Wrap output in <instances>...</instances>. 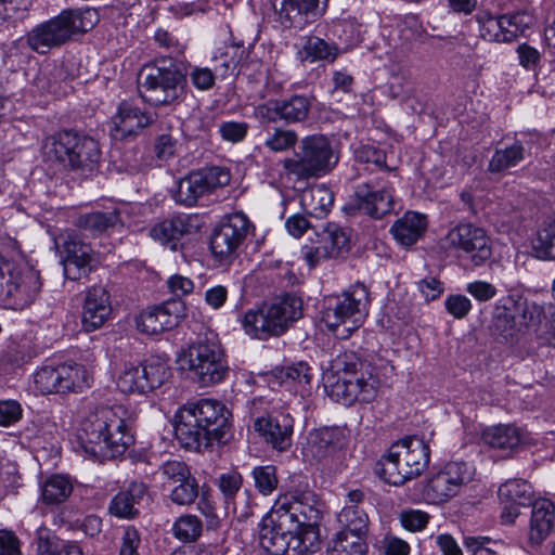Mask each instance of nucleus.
I'll return each mask as SVG.
<instances>
[{"label":"nucleus","instance_id":"1","mask_svg":"<svg viewBox=\"0 0 555 555\" xmlns=\"http://www.w3.org/2000/svg\"><path fill=\"white\" fill-rule=\"evenodd\" d=\"M321 518L322 504L313 491H288L262 518L259 542L272 555H307L319 547Z\"/></svg>","mask_w":555,"mask_h":555},{"label":"nucleus","instance_id":"2","mask_svg":"<svg viewBox=\"0 0 555 555\" xmlns=\"http://www.w3.org/2000/svg\"><path fill=\"white\" fill-rule=\"evenodd\" d=\"M130 425L131 415L124 405L99 406L81 421L77 440L93 460H113L133 443Z\"/></svg>","mask_w":555,"mask_h":555},{"label":"nucleus","instance_id":"3","mask_svg":"<svg viewBox=\"0 0 555 555\" xmlns=\"http://www.w3.org/2000/svg\"><path fill=\"white\" fill-rule=\"evenodd\" d=\"M232 414L220 401L201 399L182 405L175 415V435L180 444L193 451L224 444L232 436Z\"/></svg>","mask_w":555,"mask_h":555},{"label":"nucleus","instance_id":"4","mask_svg":"<svg viewBox=\"0 0 555 555\" xmlns=\"http://www.w3.org/2000/svg\"><path fill=\"white\" fill-rule=\"evenodd\" d=\"M301 317V298L294 294H285L247 310L241 324L250 338L268 340L284 335Z\"/></svg>","mask_w":555,"mask_h":555},{"label":"nucleus","instance_id":"5","mask_svg":"<svg viewBox=\"0 0 555 555\" xmlns=\"http://www.w3.org/2000/svg\"><path fill=\"white\" fill-rule=\"evenodd\" d=\"M429 446L423 438L408 436L393 442L375 465V474L385 482L401 486L418 477L428 466Z\"/></svg>","mask_w":555,"mask_h":555},{"label":"nucleus","instance_id":"6","mask_svg":"<svg viewBox=\"0 0 555 555\" xmlns=\"http://www.w3.org/2000/svg\"><path fill=\"white\" fill-rule=\"evenodd\" d=\"M100 21L96 9L64 10L57 16L35 26L26 36L28 47L40 54L69 41L73 36L92 29Z\"/></svg>","mask_w":555,"mask_h":555},{"label":"nucleus","instance_id":"7","mask_svg":"<svg viewBox=\"0 0 555 555\" xmlns=\"http://www.w3.org/2000/svg\"><path fill=\"white\" fill-rule=\"evenodd\" d=\"M369 304L370 295L366 286L356 283L340 296L324 300L321 320L330 331L336 332L338 337L348 338L362 325L367 314Z\"/></svg>","mask_w":555,"mask_h":555},{"label":"nucleus","instance_id":"8","mask_svg":"<svg viewBox=\"0 0 555 555\" xmlns=\"http://www.w3.org/2000/svg\"><path fill=\"white\" fill-rule=\"evenodd\" d=\"M506 300L511 307L495 306L492 331L504 343L515 344L521 335L541 324L545 312L543 306L521 295H508Z\"/></svg>","mask_w":555,"mask_h":555},{"label":"nucleus","instance_id":"9","mask_svg":"<svg viewBox=\"0 0 555 555\" xmlns=\"http://www.w3.org/2000/svg\"><path fill=\"white\" fill-rule=\"evenodd\" d=\"M337 163L338 155L330 140L322 134H313L300 141L298 151L283 160V168L298 180H306L327 175Z\"/></svg>","mask_w":555,"mask_h":555},{"label":"nucleus","instance_id":"10","mask_svg":"<svg viewBox=\"0 0 555 555\" xmlns=\"http://www.w3.org/2000/svg\"><path fill=\"white\" fill-rule=\"evenodd\" d=\"M44 154L74 170L92 171L101 157L99 143L72 131L51 137L44 144Z\"/></svg>","mask_w":555,"mask_h":555},{"label":"nucleus","instance_id":"11","mask_svg":"<svg viewBox=\"0 0 555 555\" xmlns=\"http://www.w3.org/2000/svg\"><path fill=\"white\" fill-rule=\"evenodd\" d=\"M183 75L172 57L160 59L141 70L139 90L141 96L153 105H169L183 92Z\"/></svg>","mask_w":555,"mask_h":555},{"label":"nucleus","instance_id":"12","mask_svg":"<svg viewBox=\"0 0 555 555\" xmlns=\"http://www.w3.org/2000/svg\"><path fill=\"white\" fill-rule=\"evenodd\" d=\"M184 359L189 370L204 387L219 384L229 373L224 352L212 333L193 343L184 353Z\"/></svg>","mask_w":555,"mask_h":555},{"label":"nucleus","instance_id":"13","mask_svg":"<svg viewBox=\"0 0 555 555\" xmlns=\"http://www.w3.org/2000/svg\"><path fill=\"white\" fill-rule=\"evenodd\" d=\"M41 289L40 275L26 264L0 256V298L13 309L29 306Z\"/></svg>","mask_w":555,"mask_h":555},{"label":"nucleus","instance_id":"14","mask_svg":"<svg viewBox=\"0 0 555 555\" xmlns=\"http://www.w3.org/2000/svg\"><path fill=\"white\" fill-rule=\"evenodd\" d=\"M474 477V469L465 462L452 461L427 479L424 494L431 503H442L457 495Z\"/></svg>","mask_w":555,"mask_h":555},{"label":"nucleus","instance_id":"15","mask_svg":"<svg viewBox=\"0 0 555 555\" xmlns=\"http://www.w3.org/2000/svg\"><path fill=\"white\" fill-rule=\"evenodd\" d=\"M54 245L63 263L64 275L78 281L91 270L93 250L75 230H65L54 237Z\"/></svg>","mask_w":555,"mask_h":555},{"label":"nucleus","instance_id":"16","mask_svg":"<svg viewBox=\"0 0 555 555\" xmlns=\"http://www.w3.org/2000/svg\"><path fill=\"white\" fill-rule=\"evenodd\" d=\"M89 375L79 364L44 365L36 371L34 383L42 395L65 393L88 387Z\"/></svg>","mask_w":555,"mask_h":555},{"label":"nucleus","instance_id":"17","mask_svg":"<svg viewBox=\"0 0 555 555\" xmlns=\"http://www.w3.org/2000/svg\"><path fill=\"white\" fill-rule=\"evenodd\" d=\"M249 231L250 222L242 212L230 215L215 229L210 237V249L220 263L227 264L236 258Z\"/></svg>","mask_w":555,"mask_h":555},{"label":"nucleus","instance_id":"18","mask_svg":"<svg viewBox=\"0 0 555 555\" xmlns=\"http://www.w3.org/2000/svg\"><path fill=\"white\" fill-rule=\"evenodd\" d=\"M168 366L159 359L144 363H126L117 380V387L125 393H144L160 387L168 378Z\"/></svg>","mask_w":555,"mask_h":555},{"label":"nucleus","instance_id":"19","mask_svg":"<svg viewBox=\"0 0 555 555\" xmlns=\"http://www.w3.org/2000/svg\"><path fill=\"white\" fill-rule=\"evenodd\" d=\"M229 170L221 167H209L193 171L178 182L173 198L177 203L193 206L197 199L212 190L230 183Z\"/></svg>","mask_w":555,"mask_h":555},{"label":"nucleus","instance_id":"20","mask_svg":"<svg viewBox=\"0 0 555 555\" xmlns=\"http://www.w3.org/2000/svg\"><path fill=\"white\" fill-rule=\"evenodd\" d=\"M336 376L326 374L324 387L328 397L344 405L356 401L371 402L377 395L378 378L376 376Z\"/></svg>","mask_w":555,"mask_h":555},{"label":"nucleus","instance_id":"21","mask_svg":"<svg viewBox=\"0 0 555 555\" xmlns=\"http://www.w3.org/2000/svg\"><path fill=\"white\" fill-rule=\"evenodd\" d=\"M451 247L463 251L474 267H480L492 255L491 240L487 232L473 223H460L448 232Z\"/></svg>","mask_w":555,"mask_h":555},{"label":"nucleus","instance_id":"22","mask_svg":"<svg viewBox=\"0 0 555 555\" xmlns=\"http://www.w3.org/2000/svg\"><path fill=\"white\" fill-rule=\"evenodd\" d=\"M317 236L315 243L301 248V256L310 268L323 259L340 257L350 249L349 232L336 223H327Z\"/></svg>","mask_w":555,"mask_h":555},{"label":"nucleus","instance_id":"23","mask_svg":"<svg viewBox=\"0 0 555 555\" xmlns=\"http://www.w3.org/2000/svg\"><path fill=\"white\" fill-rule=\"evenodd\" d=\"M184 315V306L179 300H168L143 310L137 318V328L147 335H157L176 327Z\"/></svg>","mask_w":555,"mask_h":555},{"label":"nucleus","instance_id":"24","mask_svg":"<svg viewBox=\"0 0 555 555\" xmlns=\"http://www.w3.org/2000/svg\"><path fill=\"white\" fill-rule=\"evenodd\" d=\"M354 205L365 215L380 219L393 210L392 189L377 180L362 183L354 192Z\"/></svg>","mask_w":555,"mask_h":555},{"label":"nucleus","instance_id":"25","mask_svg":"<svg viewBox=\"0 0 555 555\" xmlns=\"http://www.w3.org/2000/svg\"><path fill=\"white\" fill-rule=\"evenodd\" d=\"M155 113L140 107L135 103L124 101L112 117L111 134L115 140H125L138 135L142 129L155 121Z\"/></svg>","mask_w":555,"mask_h":555},{"label":"nucleus","instance_id":"26","mask_svg":"<svg viewBox=\"0 0 555 555\" xmlns=\"http://www.w3.org/2000/svg\"><path fill=\"white\" fill-rule=\"evenodd\" d=\"M199 229L201 223L197 215L181 214L154 225L151 229V236L171 250H177L179 241L183 236L196 233Z\"/></svg>","mask_w":555,"mask_h":555},{"label":"nucleus","instance_id":"27","mask_svg":"<svg viewBox=\"0 0 555 555\" xmlns=\"http://www.w3.org/2000/svg\"><path fill=\"white\" fill-rule=\"evenodd\" d=\"M294 421L288 415H267L255 420L254 428L267 443L278 451H286L292 446Z\"/></svg>","mask_w":555,"mask_h":555},{"label":"nucleus","instance_id":"28","mask_svg":"<svg viewBox=\"0 0 555 555\" xmlns=\"http://www.w3.org/2000/svg\"><path fill=\"white\" fill-rule=\"evenodd\" d=\"M111 313L109 294L106 289L101 286L89 289L82 311L83 330L93 332L100 328L107 321Z\"/></svg>","mask_w":555,"mask_h":555},{"label":"nucleus","instance_id":"29","mask_svg":"<svg viewBox=\"0 0 555 555\" xmlns=\"http://www.w3.org/2000/svg\"><path fill=\"white\" fill-rule=\"evenodd\" d=\"M343 433L337 427H324L311 431L304 448V455L314 462H322L332 456L339 448Z\"/></svg>","mask_w":555,"mask_h":555},{"label":"nucleus","instance_id":"30","mask_svg":"<svg viewBox=\"0 0 555 555\" xmlns=\"http://www.w3.org/2000/svg\"><path fill=\"white\" fill-rule=\"evenodd\" d=\"M427 217L415 211H408L397 219L390 228L395 240L403 246L413 245L427 229Z\"/></svg>","mask_w":555,"mask_h":555},{"label":"nucleus","instance_id":"31","mask_svg":"<svg viewBox=\"0 0 555 555\" xmlns=\"http://www.w3.org/2000/svg\"><path fill=\"white\" fill-rule=\"evenodd\" d=\"M555 507L547 499L535 500L530 521V541L540 544L551 533L554 526Z\"/></svg>","mask_w":555,"mask_h":555},{"label":"nucleus","instance_id":"32","mask_svg":"<svg viewBox=\"0 0 555 555\" xmlns=\"http://www.w3.org/2000/svg\"><path fill=\"white\" fill-rule=\"evenodd\" d=\"M120 212L117 208H112L106 211H92L90 214L80 215L75 225L78 230L89 233L92 236H98L108 230L121 225Z\"/></svg>","mask_w":555,"mask_h":555},{"label":"nucleus","instance_id":"33","mask_svg":"<svg viewBox=\"0 0 555 555\" xmlns=\"http://www.w3.org/2000/svg\"><path fill=\"white\" fill-rule=\"evenodd\" d=\"M145 496L146 486L142 482H132L128 490L114 496L109 505V512L120 518H132L138 514V505Z\"/></svg>","mask_w":555,"mask_h":555},{"label":"nucleus","instance_id":"34","mask_svg":"<svg viewBox=\"0 0 555 555\" xmlns=\"http://www.w3.org/2000/svg\"><path fill=\"white\" fill-rule=\"evenodd\" d=\"M334 203L333 192L324 184L312 185L300 194V205L310 216L315 218L325 217Z\"/></svg>","mask_w":555,"mask_h":555},{"label":"nucleus","instance_id":"35","mask_svg":"<svg viewBox=\"0 0 555 555\" xmlns=\"http://www.w3.org/2000/svg\"><path fill=\"white\" fill-rule=\"evenodd\" d=\"M527 151L520 141H515L503 149H496L491 156L487 171L491 175H501L518 166L526 159Z\"/></svg>","mask_w":555,"mask_h":555},{"label":"nucleus","instance_id":"36","mask_svg":"<svg viewBox=\"0 0 555 555\" xmlns=\"http://www.w3.org/2000/svg\"><path fill=\"white\" fill-rule=\"evenodd\" d=\"M331 374L336 376H375L373 366L363 361L357 353L345 351L337 354L331 363Z\"/></svg>","mask_w":555,"mask_h":555},{"label":"nucleus","instance_id":"37","mask_svg":"<svg viewBox=\"0 0 555 555\" xmlns=\"http://www.w3.org/2000/svg\"><path fill=\"white\" fill-rule=\"evenodd\" d=\"M339 54V49L334 43H328L324 39L311 36L305 39L301 49L298 51V57L302 62L325 61L333 63Z\"/></svg>","mask_w":555,"mask_h":555},{"label":"nucleus","instance_id":"38","mask_svg":"<svg viewBox=\"0 0 555 555\" xmlns=\"http://www.w3.org/2000/svg\"><path fill=\"white\" fill-rule=\"evenodd\" d=\"M482 439L490 448L509 452L519 446L520 434L514 426L498 425L487 428Z\"/></svg>","mask_w":555,"mask_h":555},{"label":"nucleus","instance_id":"39","mask_svg":"<svg viewBox=\"0 0 555 555\" xmlns=\"http://www.w3.org/2000/svg\"><path fill=\"white\" fill-rule=\"evenodd\" d=\"M247 56L243 42L225 46L212 57L215 72L221 77L233 73L238 64Z\"/></svg>","mask_w":555,"mask_h":555},{"label":"nucleus","instance_id":"40","mask_svg":"<svg viewBox=\"0 0 555 555\" xmlns=\"http://www.w3.org/2000/svg\"><path fill=\"white\" fill-rule=\"evenodd\" d=\"M533 495L531 485L520 478L509 479L499 488V498L501 502L516 503L522 506L528 505Z\"/></svg>","mask_w":555,"mask_h":555},{"label":"nucleus","instance_id":"41","mask_svg":"<svg viewBox=\"0 0 555 555\" xmlns=\"http://www.w3.org/2000/svg\"><path fill=\"white\" fill-rule=\"evenodd\" d=\"M533 250L538 258L555 261V217L543 221L533 241Z\"/></svg>","mask_w":555,"mask_h":555},{"label":"nucleus","instance_id":"42","mask_svg":"<svg viewBox=\"0 0 555 555\" xmlns=\"http://www.w3.org/2000/svg\"><path fill=\"white\" fill-rule=\"evenodd\" d=\"M341 529L339 532L366 534L369 518L358 505H345L337 515Z\"/></svg>","mask_w":555,"mask_h":555},{"label":"nucleus","instance_id":"43","mask_svg":"<svg viewBox=\"0 0 555 555\" xmlns=\"http://www.w3.org/2000/svg\"><path fill=\"white\" fill-rule=\"evenodd\" d=\"M73 492L70 480L62 475H53L47 479L41 489V496L47 504H60Z\"/></svg>","mask_w":555,"mask_h":555},{"label":"nucleus","instance_id":"44","mask_svg":"<svg viewBox=\"0 0 555 555\" xmlns=\"http://www.w3.org/2000/svg\"><path fill=\"white\" fill-rule=\"evenodd\" d=\"M365 535L338 532L328 555H365L367 551Z\"/></svg>","mask_w":555,"mask_h":555},{"label":"nucleus","instance_id":"45","mask_svg":"<svg viewBox=\"0 0 555 555\" xmlns=\"http://www.w3.org/2000/svg\"><path fill=\"white\" fill-rule=\"evenodd\" d=\"M282 120L287 124L301 122L307 119L311 109L310 99L305 95H293L281 100Z\"/></svg>","mask_w":555,"mask_h":555},{"label":"nucleus","instance_id":"46","mask_svg":"<svg viewBox=\"0 0 555 555\" xmlns=\"http://www.w3.org/2000/svg\"><path fill=\"white\" fill-rule=\"evenodd\" d=\"M203 531V522L195 515H183L179 517L172 527L173 535L183 542L196 541Z\"/></svg>","mask_w":555,"mask_h":555},{"label":"nucleus","instance_id":"47","mask_svg":"<svg viewBox=\"0 0 555 555\" xmlns=\"http://www.w3.org/2000/svg\"><path fill=\"white\" fill-rule=\"evenodd\" d=\"M297 141L298 135L295 130L276 127L268 131L263 144L271 152L281 153L294 147Z\"/></svg>","mask_w":555,"mask_h":555},{"label":"nucleus","instance_id":"48","mask_svg":"<svg viewBox=\"0 0 555 555\" xmlns=\"http://www.w3.org/2000/svg\"><path fill=\"white\" fill-rule=\"evenodd\" d=\"M276 376L281 383H294L301 388L310 385L312 379V369L306 362H298L276 371Z\"/></svg>","mask_w":555,"mask_h":555},{"label":"nucleus","instance_id":"49","mask_svg":"<svg viewBox=\"0 0 555 555\" xmlns=\"http://www.w3.org/2000/svg\"><path fill=\"white\" fill-rule=\"evenodd\" d=\"M354 158L365 165L367 170L387 169L385 152L374 145L366 144L356 149Z\"/></svg>","mask_w":555,"mask_h":555},{"label":"nucleus","instance_id":"50","mask_svg":"<svg viewBox=\"0 0 555 555\" xmlns=\"http://www.w3.org/2000/svg\"><path fill=\"white\" fill-rule=\"evenodd\" d=\"M256 489L263 495L271 494L278 487L276 467L273 465L257 466L253 469Z\"/></svg>","mask_w":555,"mask_h":555},{"label":"nucleus","instance_id":"51","mask_svg":"<svg viewBox=\"0 0 555 555\" xmlns=\"http://www.w3.org/2000/svg\"><path fill=\"white\" fill-rule=\"evenodd\" d=\"M198 495V485L195 478L190 475L185 480L172 486L170 499L179 505H189L195 501Z\"/></svg>","mask_w":555,"mask_h":555},{"label":"nucleus","instance_id":"52","mask_svg":"<svg viewBox=\"0 0 555 555\" xmlns=\"http://www.w3.org/2000/svg\"><path fill=\"white\" fill-rule=\"evenodd\" d=\"M463 544L473 555H498L502 543L489 537H465Z\"/></svg>","mask_w":555,"mask_h":555},{"label":"nucleus","instance_id":"53","mask_svg":"<svg viewBox=\"0 0 555 555\" xmlns=\"http://www.w3.org/2000/svg\"><path fill=\"white\" fill-rule=\"evenodd\" d=\"M477 22L480 25V34L483 39L503 42V39L501 38L503 34L501 16L495 17L489 13H480L477 15Z\"/></svg>","mask_w":555,"mask_h":555},{"label":"nucleus","instance_id":"54","mask_svg":"<svg viewBox=\"0 0 555 555\" xmlns=\"http://www.w3.org/2000/svg\"><path fill=\"white\" fill-rule=\"evenodd\" d=\"M242 487V477L236 474H224L221 475L219 478V489L222 492L225 503L229 505L230 503L233 504V509L236 512L237 506L236 502L234 501L235 495L241 490Z\"/></svg>","mask_w":555,"mask_h":555},{"label":"nucleus","instance_id":"55","mask_svg":"<svg viewBox=\"0 0 555 555\" xmlns=\"http://www.w3.org/2000/svg\"><path fill=\"white\" fill-rule=\"evenodd\" d=\"M219 75L215 72V67H201L194 66L191 67L189 72V77L191 83L201 91L210 90L216 80V76Z\"/></svg>","mask_w":555,"mask_h":555},{"label":"nucleus","instance_id":"56","mask_svg":"<svg viewBox=\"0 0 555 555\" xmlns=\"http://www.w3.org/2000/svg\"><path fill=\"white\" fill-rule=\"evenodd\" d=\"M162 474L166 478L168 486L185 480L191 475L186 464L180 461H168L162 466Z\"/></svg>","mask_w":555,"mask_h":555},{"label":"nucleus","instance_id":"57","mask_svg":"<svg viewBox=\"0 0 555 555\" xmlns=\"http://www.w3.org/2000/svg\"><path fill=\"white\" fill-rule=\"evenodd\" d=\"M279 15V22L284 28H289L299 23L302 12L299 10L295 0H282L280 9L275 8Z\"/></svg>","mask_w":555,"mask_h":555},{"label":"nucleus","instance_id":"58","mask_svg":"<svg viewBox=\"0 0 555 555\" xmlns=\"http://www.w3.org/2000/svg\"><path fill=\"white\" fill-rule=\"evenodd\" d=\"M62 542L47 528H39L37 530L36 545L38 555H52Z\"/></svg>","mask_w":555,"mask_h":555},{"label":"nucleus","instance_id":"59","mask_svg":"<svg viewBox=\"0 0 555 555\" xmlns=\"http://www.w3.org/2000/svg\"><path fill=\"white\" fill-rule=\"evenodd\" d=\"M429 520V515L418 509L404 511L400 515L402 526L410 531L423 530Z\"/></svg>","mask_w":555,"mask_h":555},{"label":"nucleus","instance_id":"60","mask_svg":"<svg viewBox=\"0 0 555 555\" xmlns=\"http://www.w3.org/2000/svg\"><path fill=\"white\" fill-rule=\"evenodd\" d=\"M466 292L480 302H487L496 296V287L487 281H474L468 283Z\"/></svg>","mask_w":555,"mask_h":555},{"label":"nucleus","instance_id":"61","mask_svg":"<svg viewBox=\"0 0 555 555\" xmlns=\"http://www.w3.org/2000/svg\"><path fill=\"white\" fill-rule=\"evenodd\" d=\"M447 311L455 319L465 318L472 310V301L464 295H450L444 302Z\"/></svg>","mask_w":555,"mask_h":555},{"label":"nucleus","instance_id":"62","mask_svg":"<svg viewBox=\"0 0 555 555\" xmlns=\"http://www.w3.org/2000/svg\"><path fill=\"white\" fill-rule=\"evenodd\" d=\"M248 125L243 121H225L219 127L221 137L230 142H241L247 134Z\"/></svg>","mask_w":555,"mask_h":555},{"label":"nucleus","instance_id":"63","mask_svg":"<svg viewBox=\"0 0 555 555\" xmlns=\"http://www.w3.org/2000/svg\"><path fill=\"white\" fill-rule=\"evenodd\" d=\"M255 116L266 122H275L282 119L281 101H268L255 107Z\"/></svg>","mask_w":555,"mask_h":555},{"label":"nucleus","instance_id":"64","mask_svg":"<svg viewBox=\"0 0 555 555\" xmlns=\"http://www.w3.org/2000/svg\"><path fill=\"white\" fill-rule=\"evenodd\" d=\"M385 555H409L410 545L404 540L392 534H386L382 541Z\"/></svg>","mask_w":555,"mask_h":555}]
</instances>
